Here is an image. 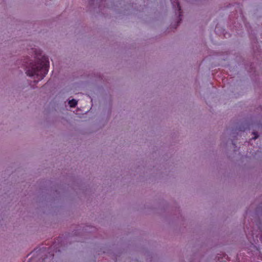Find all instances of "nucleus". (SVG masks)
Instances as JSON below:
<instances>
[{"instance_id":"nucleus-4","label":"nucleus","mask_w":262,"mask_h":262,"mask_svg":"<svg viewBox=\"0 0 262 262\" xmlns=\"http://www.w3.org/2000/svg\"><path fill=\"white\" fill-rule=\"evenodd\" d=\"M253 134L254 135V137L252 138V139L255 140L258 137V134L254 132L253 133Z\"/></svg>"},{"instance_id":"nucleus-2","label":"nucleus","mask_w":262,"mask_h":262,"mask_svg":"<svg viewBox=\"0 0 262 262\" xmlns=\"http://www.w3.org/2000/svg\"><path fill=\"white\" fill-rule=\"evenodd\" d=\"M172 6L174 8H177V10L178 11V13L179 15H180V6L179 0H171Z\"/></svg>"},{"instance_id":"nucleus-3","label":"nucleus","mask_w":262,"mask_h":262,"mask_svg":"<svg viewBox=\"0 0 262 262\" xmlns=\"http://www.w3.org/2000/svg\"><path fill=\"white\" fill-rule=\"evenodd\" d=\"M69 104L71 107H75L77 104V101L75 99L71 100L69 101Z\"/></svg>"},{"instance_id":"nucleus-1","label":"nucleus","mask_w":262,"mask_h":262,"mask_svg":"<svg viewBox=\"0 0 262 262\" xmlns=\"http://www.w3.org/2000/svg\"><path fill=\"white\" fill-rule=\"evenodd\" d=\"M24 62L26 66V74L29 76L37 78V81L42 79L48 73L49 62L46 57L37 59L34 63L32 60L28 59Z\"/></svg>"}]
</instances>
